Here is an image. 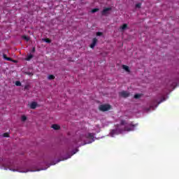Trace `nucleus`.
Listing matches in <instances>:
<instances>
[{
  "instance_id": "f257e3e1",
  "label": "nucleus",
  "mask_w": 179,
  "mask_h": 179,
  "mask_svg": "<svg viewBox=\"0 0 179 179\" xmlns=\"http://www.w3.org/2000/svg\"><path fill=\"white\" fill-rule=\"evenodd\" d=\"M99 108L100 111H103V112L108 111V110L111 109V106L108 104H103V105H100L99 106Z\"/></svg>"
},
{
  "instance_id": "f03ea898",
  "label": "nucleus",
  "mask_w": 179,
  "mask_h": 179,
  "mask_svg": "<svg viewBox=\"0 0 179 179\" xmlns=\"http://www.w3.org/2000/svg\"><path fill=\"white\" fill-rule=\"evenodd\" d=\"M11 171H19V173H27L28 171H40L41 169L38 170H22V169H12L9 168Z\"/></svg>"
},
{
  "instance_id": "7ed1b4c3",
  "label": "nucleus",
  "mask_w": 179,
  "mask_h": 179,
  "mask_svg": "<svg viewBox=\"0 0 179 179\" xmlns=\"http://www.w3.org/2000/svg\"><path fill=\"white\" fill-rule=\"evenodd\" d=\"M130 94H131L127 91H122L119 93V96H120V97H123L124 99H127V97H129Z\"/></svg>"
},
{
  "instance_id": "20e7f679",
  "label": "nucleus",
  "mask_w": 179,
  "mask_h": 179,
  "mask_svg": "<svg viewBox=\"0 0 179 179\" xmlns=\"http://www.w3.org/2000/svg\"><path fill=\"white\" fill-rule=\"evenodd\" d=\"M110 10H111V7L106 8L102 10L101 15H103V16H106V15H108V12H110Z\"/></svg>"
},
{
  "instance_id": "39448f33",
  "label": "nucleus",
  "mask_w": 179,
  "mask_h": 179,
  "mask_svg": "<svg viewBox=\"0 0 179 179\" xmlns=\"http://www.w3.org/2000/svg\"><path fill=\"white\" fill-rule=\"evenodd\" d=\"M134 128H135V125H130V127L126 126L124 127V131H127V132H129L131 131H134Z\"/></svg>"
},
{
  "instance_id": "423d86ee",
  "label": "nucleus",
  "mask_w": 179,
  "mask_h": 179,
  "mask_svg": "<svg viewBox=\"0 0 179 179\" xmlns=\"http://www.w3.org/2000/svg\"><path fill=\"white\" fill-rule=\"evenodd\" d=\"M96 44H97V38H94L92 39V43L90 45V48H94Z\"/></svg>"
},
{
  "instance_id": "0eeeda50",
  "label": "nucleus",
  "mask_w": 179,
  "mask_h": 179,
  "mask_svg": "<svg viewBox=\"0 0 179 179\" xmlns=\"http://www.w3.org/2000/svg\"><path fill=\"white\" fill-rule=\"evenodd\" d=\"M120 134V130L118 129H113L110 131L111 136H114V135H118Z\"/></svg>"
},
{
  "instance_id": "6e6552de",
  "label": "nucleus",
  "mask_w": 179,
  "mask_h": 179,
  "mask_svg": "<svg viewBox=\"0 0 179 179\" xmlns=\"http://www.w3.org/2000/svg\"><path fill=\"white\" fill-rule=\"evenodd\" d=\"M77 152H78V149L73 150V151L72 152L71 155H68V157H64V158L63 159V160H66V159H70V157H71V156H73V155H75Z\"/></svg>"
},
{
  "instance_id": "1a4fd4ad",
  "label": "nucleus",
  "mask_w": 179,
  "mask_h": 179,
  "mask_svg": "<svg viewBox=\"0 0 179 179\" xmlns=\"http://www.w3.org/2000/svg\"><path fill=\"white\" fill-rule=\"evenodd\" d=\"M36 107H37V102H32L30 104V108H31L32 110H34V108H36Z\"/></svg>"
},
{
  "instance_id": "9d476101",
  "label": "nucleus",
  "mask_w": 179,
  "mask_h": 179,
  "mask_svg": "<svg viewBox=\"0 0 179 179\" xmlns=\"http://www.w3.org/2000/svg\"><path fill=\"white\" fill-rule=\"evenodd\" d=\"M128 29V24H124L122 26L120 27V30L124 31V30H127Z\"/></svg>"
},
{
  "instance_id": "9b49d317",
  "label": "nucleus",
  "mask_w": 179,
  "mask_h": 179,
  "mask_svg": "<svg viewBox=\"0 0 179 179\" xmlns=\"http://www.w3.org/2000/svg\"><path fill=\"white\" fill-rule=\"evenodd\" d=\"M122 69H124L126 72H131V71L129 70V66L127 65H122Z\"/></svg>"
},
{
  "instance_id": "f8f14e48",
  "label": "nucleus",
  "mask_w": 179,
  "mask_h": 179,
  "mask_svg": "<svg viewBox=\"0 0 179 179\" xmlns=\"http://www.w3.org/2000/svg\"><path fill=\"white\" fill-rule=\"evenodd\" d=\"M48 79L49 80H52L53 79H55V76L53 75H50V76H48Z\"/></svg>"
},
{
  "instance_id": "ddd939ff",
  "label": "nucleus",
  "mask_w": 179,
  "mask_h": 179,
  "mask_svg": "<svg viewBox=\"0 0 179 179\" xmlns=\"http://www.w3.org/2000/svg\"><path fill=\"white\" fill-rule=\"evenodd\" d=\"M42 41H45V43H48V44H50V43H51V41L48 38H43Z\"/></svg>"
},
{
  "instance_id": "4468645a",
  "label": "nucleus",
  "mask_w": 179,
  "mask_h": 179,
  "mask_svg": "<svg viewBox=\"0 0 179 179\" xmlns=\"http://www.w3.org/2000/svg\"><path fill=\"white\" fill-rule=\"evenodd\" d=\"M33 55H31V54H29L28 56H27V61H30V59H31V58H33Z\"/></svg>"
},
{
  "instance_id": "2eb2a0df",
  "label": "nucleus",
  "mask_w": 179,
  "mask_h": 179,
  "mask_svg": "<svg viewBox=\"0 0 179 179\" xmlns=\"http://www.w3.org/2000/svg\"><path fill=\"white\" fill-rule=\"evenodd\" d=\"M52 128H53V129H59V126L57 124H52Z\"/></svg>"
},
{
  "instance_id": "dca6fc26",
  "label": "nucleus",
  "mask_w": 179,
  "mask_h": 179,
  "mask_svg": "<svg viewBox=\"0 0 179 179\" xmlns=\"http://www.w3.org/2000/svg\"><path fill=\"white\" fill-rule=\"evenodd\" d=\"M141 96H142L141 94H136L134 95V99H141Z\"/></svg>"
},
{
  "instance_id": "f3484780",
  "label": "nucleus",
  "mask_w": 179,
  "mask_h": 179,
  "mask_svg": "<svg viewBox=\"0 0 179 179\" xmlns=\"http://www.w3.org/2000/svg\"><path fill=\"white\" fill-rule=\"evenodd\" d=\"M6 166L7 167H9V164H8L7 165H3L2 166H1V169H3L4 170H8V168H6Z\"/></svg>"
},
{
  "instance_id": "a211bd4d",
  "label": "nucleus",
  "mask_w": 179,
  "mask_h": 179,
  "mask_svg": "<svg viewBox=\"0 0 179 179\" xmlns=\"http://www.w3.org/2000/svg\"><path fill=\"white\" fill-rule=\"evenodd\" d=\"M142 6V3H138L137 4H136V8L138 9H140V8Z\"/></svg>"
},
{
  "instance_id": "6ab92c4d",
  "label": "nucleus",
  "mask_w": 179,
  "mask_h": 179,
  "mask_svg": "<svg viewBox=\"0 0 179 179\" xmlns=\"http://www.w3.org/2000/svg\"><path fill=\"white\" fill-rule=\"evenodd\" d=\"M3 58H4V59H6V61L12 60V59H10V57H6V55H3Z\"/></svg>"
},
{
  "instance_id": "aec40b11",
  "label": "nucleus",
  "mask_w": 179,
  "mask_h": 179,
  "mask_svg": "<svg viewBox=\"0 0 179 179\" xmlns=\"http://www.w3.org/2000/svg\"><path fill=\"white\" fill-rule=\"evenodd\" d=\"M99 8H94L91 10V13H96V12H98Z\"/></svg>"
},
{
  "instance_id": "412c9836",
  "label": "nucleus",
  "mask_w": 179,
  "mask_h": 179,
  "mask_svg": "<svg viewBox=\"0 0 179 179\" xmlns=\"http://www.w3.org/2000/svg\"><path fill=\"white\" fill-rule=\"evenodd\" d=\"M22 38L24 40H25L26 41H29V40H30V38L29 37L26 36H23Z\"/></svg>"
},
{
  "instance_id": "4be33fe9",
  "label": "nucleus",
  "mask_w": 179,
  "mask_h": 179,
  "mask_svg": "<svg viewBox=\"0 0 179 179\" xmlns=\"http://www.w3.org/2000/svg\"><path fill=\"white\" fill-rule=\"evenodd\" d=\"M15 85L16 86H22V83H20V81H16L15 82Z\"/></svg>"
},
{
  "instance_id": "5701e85b",
  "label": "nucleus",
  "mask_w": 179,
  "mask_h": 179,
  "mask_svg": "<svg viewBox=\"0 0 179 179\" xmlns=\"http://www.w3.org/2000/svg\"><path fill=\"white\" fill-rule=\"evenodd\" d=\"M26 120H27V117L24 115H22V121L24 122V121H26Z\"/></svg>"
},
{
  "instance_id": "b1692460",
  "label": "nucleus",
  "mask_w": 179,
  "mask_h": 179,
  "mask_svg": "<svg viewBox=\"0 0 179 179\" xmlns=\"http://www.w3.org/2000/svg\"><path fill=\"white\" fill-rule=\"evenodd\" d=\"M3 136L4 138H9V134L5 133V134H3Z\"/></svg>"
},
{
  "instance_id": "393cba45",
  "label": "nucleus",
  "mask_w": 179,
  "mask_h": 179,
  "mask_svg": "<svg viewBox=\"0 0 179 179\" xmlns=\"http://www.w3.org/2000/svg\"><path fill=\"white\" fill-rule=\"evenodd\" d=\"M176 85H177L176 83H172L171 85V88H172V89H176Z\"/></svg>"
},
{
  "instance_id": "a878e982",
  "label": "nucleus",
  "mask_w": 179,
  "mask_h": 179,
  "mask_svg": "<svg viewBox=\"0 0 179 179\" xmlns=\"http://www.w3.org/2000/svg\"><path fill=\"white\" fill-rule=\"evenodd\" d=\"M96 36H103V32H100V31L96 32Z\"/></svg>"
},
{
  "instance_id": "bb28decb",
  "label": "nucleus",
  "mask_w": 179,
  "mask_h": 179,
  "mask_svg": "<svg viewBox=\"0 0 179 179\" xmlns=\"http://www.w3.org/2000/svg\"><path fill=\"white\" fill-rule=\"evenodd\" d=\"M93 138H94V136H93V134H90V140H91V143H92V142H93Z\"/></svg>"
},
{
  "instance_id": "cd10ccee",
  "label": "nucleus",
  "mask_w": 179,
  "mask_h": 179,
  "mask_svg": "<svg viewBox=\"0 0 179 179\" xmlns=\"http://www.w3.org/2000/svg\"><path fill=\"white\" fill-rule=\"evenodd\" d=\"M120 124L121 125H125V120H121Z\"/></svg>"
},
{
  "instance_id": "c85d7f7f",
  "label": "nucleus",
  "mask_w": 179,
  "mask_h": 179,
  "mask_svg": "<svg viewBox=\"0 0 179 179\" xmlns=\"http://www.w3.org/2000/svg\"><path fill=\"white\" fill-rule=\"evenodd\" d=\"M24 89H25L26 90H27V89H29V85H25V86H24Z\"/></svg>"
},
{
  "instance_id": "c756f323",
  "label": "nucleus",
  "mask_w": 179,
  "mask_h": 179,
  "mask_svg": "<svg viewBox=\"0 0 179 179\" xmlns=\"http://www.w3.org/2000/svg\"><path fill=\"white\" fill-rule=\"evenodd\" d=\"M36 52V48H32V52Z\"/></svg>"
},
{
  "instance_id": "7c9ffc66",
  "label": "nucleus",
  "mask_w": 179,
  "mask_h": 179,
  "mask_svg": "<svg viewBox=\"0 0 179 179\" xmlns=\"http://www.w3.org/2000/svg\"><path fill=\"white\" fill-rule=\"evenodd\" d=\"M61 162V159H58L56 163H59Z\"/></svg>"
},
{
  "instance_id": "2f4dec72",
  "label": "nucleus",
  "mask_w": 179,
  "mask_h": 179,
  "mask_svg": "<svg viewBox=\"0 0 179 179\" xmlns=\"http://www.w3.org/2000/svg\"><path fill=\"white\" fill-rule=\"evenodd\" d=\"M27 75H33L31 73H27Z\"/></svg>"
},
{
  "instance_id": "473e14b6",
  "label": "nucleus",
  "mask_w": 179,
  "mask_h": 179,
  "mask_svg": "<svg viewBox=\"0 0 179 179\" xmlns=\"http://www.w3.org/2000/svg\"><path fill=\"white\" fill-rule=\"evenodd\" d=\"M88 139L90 138V134H88Z\"/></svg>"
},
{
  "instance_id": "72a5a7b5",
  "label": "nucleus",
  "mask_w": 179,
  "mask_h": 179,
  "mask_svg": "<svg viewBox=\"0 0 179 179\" xmlns=\"http://www.w3.org/2000/svg\"><path fill=\"white\" fill-rule=\"evenodd\" d=\"M41 170H45V169H41Z\"/></svg>"
}]
</instances>
